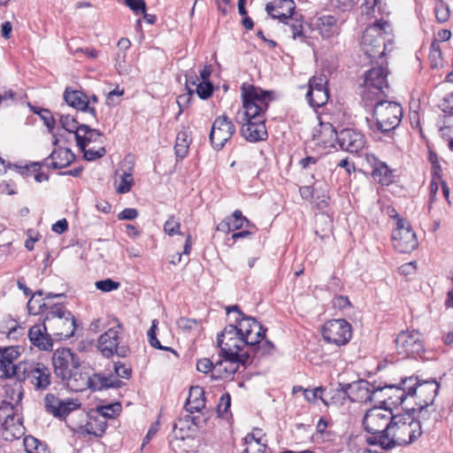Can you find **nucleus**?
<instances>
[{"label":"nucleus","instance_id":"obj_38","mask_svg":"<svg viewBox=\"0 0 453 453\" xmlns=\"http://www.w3.org/2000/svg\"><path fill=\"white\" fill-rule=\"evenodd\" d=\"M24 447L27 453H50L47 446L34 436L24 438Z\"/></svg>","mask_w":453,"mask_h":453},{"label":"nucleus","instance_id":"obj_19","mask_svg":"<svg viewBox=\"0 0 453 453\" xmlns=\"http://www.w3.org/2000/svg\"><path fill=\"white\" fill-rule=\"evenodd\" d=\"M209 417L201 418L199 415L187 413L175 422L173 429V437L186 439L193 442L197 429L203 427Z\"/></svg>","mask_w":453,"mask_h":453},{"label":"nucleus","instance_id":"obj_4","mask_svg":"<svg viewBox=\"0 0 453 453\" xmlns=\"http://www.w3.org/2000/svg\"><path fill=\"white\" fill-rule=\"evenodd\" d=\"M365 106L372 108L370 127L382 134H390L399 126L403 118L402 106L395 102L386 100L385 97L374 100V103Z\"/></svg>","mask_w":453,"mask_h":453},{"label":"nucleus","instance_id":"obj_14","mask_svg":"<svg viewBox=\"0 0 453 453\" xmlns=\"http://www.w3.org/2000/svg\"><path fill=\"white\" fill-rule=\"evenodd\" d=\"M383 389L381 386L360 380L346 385L343 392L351 402L367 403L378 400Z\"/></svg>","mask_w":453,"mask_h":453},{"label":"nucleus","instance_id":"obj_20","mask_svg":"<svg viewBox=\"0 0 453 453\" xmlns=\"http://www.w3.org/2000/svg\"><path fill=\"white\" fill-rule=\"evenodd\" d=\"M44 405L46 411L54 417L65 418L73 411L78 410L81 407V403L78 399L66 398L62 400L53 394H48L44 398Z\"/></svg>","mask_w":453,"mask_h":453},{"label":"nucleus","instance_id":"obj_12","mask_svg":"<svg viewBox=\"0 0 453 453\" xmlns=\"http://www.w3.org/2000/svg\"><path fill=\"white\" fill-rule=\"evenodd\" d=\"M394 415L389 409L373 407L366 411L363 418L365 429L371 434L369 437H377L388 434Z\"/></svg>","mask_w":453,"mask_h":453},{"label":"nucleus","instance_id":"obj_52","mask_svg":"<svg viewBox=\"0 0 453 453\" xmlns=\"http://www.w3.org/2000/svg\"><path fill=\"white\" fill-rule=\"evenodd\" d=\"M35 112L41 117L49 132L52 133L56 124V114L53 115L51 111L47 109H41L39 111Z\"/></svg>","mask_w":453,"mask_h":453},{"label":"nucleus","instance_id":"obj_31","mask_svg":"<svg viewBox=\"0 0 453 453\" xmlns=\"http://www.w3.org/2000/svg\"><path fill=\"white\" fill-rule=\"evenodd\" d=\"M317 144L325 148H333L338 142L339 132L331 123L321 122L312 134Z\"/></svg>","mask_w":453,"mask_h":453},{"label":"nucleus","instance_id":"obj_51","mask_svg":"<svg viewBox=\"0 0 453 453\" xmlns=\"http://www.w3.org/2000/svg\"><path fill=\"white\" fill-rule=\"evenodd\" d=\"M180 223L174 216L169 217L164 225L165 233L170 236L180 234Z\"/></svg>","mask_w":453,"mask_h":453},{"label":"nucleus","instance_id":"obj_23","mask_svg":"<svg viewBox=\"0 0 453 453\" xmlns=\"http://www.w3.org/2000/svg\"><path fill=\"white\" fill-rule=\"evenodd\" d=\"M338 145L342 150L358 153L365 148V135L354 128H344L339 132Z\"/></svg>","mask_w":453,"mask_h":453},{"label":"nucleus","instance_id":"obj_13","mask_svg":"<svg viewBox=\"0 0 453 453\" xmlns=\"http://www.w3.org/2000/svg\"><path fill=\"white\" fill-rule=\"evenodd\" d=\"M51 361L56 377L62 381L81 365L79 356L67 348L56 349Z\"/></svg>","mask_w":453,"mask_h":453},{"label":"nucleus","instance_id":"obj_28","mask_svg":"<svg viewBox=\"0 0 453 453\" xmlns=\"http://www.w3.org/2000/svg\"><path fill=\"white\" fill-rule=\"evenodd\" d=\"M64 100L69 106L83 112H88L92 119L96 120V109L94 106L89 105L88 97L82 91L73 90L67 88L64 92Z\"/></svg>","mask_w":453,"mask_h":453},{"label":"nucleus","instance_id":"obj_40","mask_svg":"<svg viewBox=\"0 0 453 453\" xmlns=\"http://www.w3.org/2000/svg\"><path fill=\"white\" fill-rule=\"evenodd\" d=\"M158 321L157 319H153L151 323V326L147 332L148 341L151 347L157 349H163L173 352L175 356H178L177 352L170 348V347H165L161 345L160 342L157 338L156 335V330L157 328Z\"/></svg>","mask_w":453,"mask_h":453},{"label":"nucleus","instance_id":"obj_64","mask_svg":"<svg viewBox=\"0 0 453 453\" xmlns=\"http://www.w3.org/2000/svg\"><path fill=\"white\" fill-rule=\"evenodd\" d=\"M196 369L203 373H207L211 370L214 372V364L209 358H202L197 361Z\"/></svg>","mask_w":453,"mask_h":453},{"label":"nucleus","instance_id":"obj_1","mask_svg":"<svg viewBox=\"0 0 453 453\" xmlns=\"http://www.w3.org/2000/svg\"><path fill=\"white\" fill-rule=\"evenodd\" d=\"M242 98L244 111L241 117L238 112L235 119L237 122H245L241 130L242 136L250 142L266 140L268 133L265 113L273 100L272 95L260 88L243 84Z\"/></svg>","mask_w":453,"mask_h":453},{"label":"nucleus","instance_id":"obj_10","mask_svg":"<svg viewBox=\"0 0 453 453\" xmlns=\"http://www.w3.org/2000/svg\"><path fill=\"white\" fill-rule=\"evenodd\" d=\"M0 436L7 441L20 439L25 434L22 418L15 412L12 403L3 401L0 406Z\"/></svg>","mask_w":453,"mask_h":453},{"label":"nucleus","instance_id":"obj_9","mask_svg":"<svg viewBox=\"0 0 453 453\" xmlns=\"http://www.w3.org/2000/svg\"><path fill=\"white\" fill-rule=\"evenodd\" d=\"M18 380L29 383L36 391H43L51 384V373L42 363L22 361L18 366Z\"/></svg>","mask_w":453,"mask_h":453},{"label":"nucleus","instance_id":"obj_47","mask_svg":"<svg viewBox=\"0 0 453 453\" xmlns=\"http://www.w3.org/2000/svg\"><path fill=\"white\" fill-rule=\"evenodd\" d=\"M289 20H292L291 24H289V23L288 24V25H289V30L292 35H291L292 39H294V40L299 39L301 42H304L305 35L303 34L302 21L296 18H294V19L292 18Z\"/></svg>","mask_w":453,"mask_h":453},{"label":"nucleus","instance_id":"obj_60","mask_svg":"<svg viewBox=\"0 0 453 453\" xmlns=\"http://www.w3.org/2000/svg\"><path fill=\"white\" fill-rule=\"evenodd\" d=\"M186 88L188 90V94L192 95L194 93V89L191 87H196L199 82V78L196 73L194 70H189L186 75Z\"/></svg>","mask_w":453,"mask_h":453},{"label":"nucleus","instance_id":"obj_15","mask_svg":"<svg viewBox=\"0 0 453 453\" xmlns=\"http://www.w3.org/2000/svg\"><path fill=\"white\" fill-rule=\"evenodd\" d=\"M235 133L232 119L223 114L212 122L209 139L213 149L220 150Z\"/></svg>","mask_w":453,"mask_h":453},{"label":"nucleus","instance_id":"obj_59","mask_svg":"<svg viewBox=\"0 0 453 453\" xmlns=\"http://www.w3.org/2000/svg\"><path fill=\"white\" fill-rule=\"evenodd\" d=\"M47 308L48 307L44 302L39 301L37 299L30 298L27 303V309L31 314H38L42 312L44 309L47 310Z\"/></svg>","mask_w":453,"mask_h":453},{"label":"nucleus","instance_id":"obj_55","mask_svg":"<svg viewBox=\"0 0 453 453\" xmlns=\"http://www.w3.org/2000/svg\"><path fill=\"white\" fill-rule=\"evenodd\" d=\"M231 224L233 226V230H238L246 225L247 226H250V222L248 220L247 218H245L242 211L239 210H236L233 212L232 219H231Z\"/></svg>","mask_w":453,"mask_h":453},{"label":"nucleus","instance_id":"obj_39","mask_svg":"<svg viewBox=\"0 0 453 453\" xmlns=\"http://www.w3.org/2000/svg\"><path fill=\"white\" fill-rule=\"evenodd\" d=\"M58 118V121L61 127L69 133H73L76 137V134L80 129V126L76 119L70 114L56 113Z\"/></svg>","mask_w":453,"mask_h":453},{"label":"nucleus","instance_id":"obj_33","mask_svg":"<svg viewBox=\"0 0 453 453\" xmlns=\"http://www.w3.org/2000/svg\"><path fill=\"white\" fill-rule=\"evenodd\" d=\"M313 26L323 39L337 36L341 32V24L333 15H324L317 18Z\"/></svg>","mask_w":453,"mask_h":453},{"label":"nucleus","instance_id":"obj_36","mask_svg":"<svg viewBox=\"0 0 453 453\" xmlns=\"http://www.w3.org/2000/svg\"><path fill=\"white\" fill-rule=\"evenodd\" d=\"M244 449L242 453H264L265 449V444L262 442V439L257 437L256 434H248L242 439Z\"/></svg>","mask_w":453,"mask_h":453},{"label":"nucleus","instance_id":"obj_22","mask_svg":"<svg viewBox=\"0 0 453 453\" xmlns=\"http://www.w3.org/2000/svg\"><path fill=\"white\" fill-rule=\"evenodd\" d=\"M396 348L400 354L406 356L418 355L424 350V344L418 332H402L395 339Z\"/></svg>","mask_w":453,"mask_h":453},{"label":"nucleus","instance_id":"obj_46","mask_svg":"<svg viewBox=\"0 0 453 453\" xmlns=\"http://www.w3.org/2000/svg\"><path fill=\"white\" fill-rule=\"evenodd\" d=\"M327 83L326 76L320 74L319 76H313L309 81V89L306 93V96H311L312 91L315 90H327L326 85Z\"/></svg>","mask_w":453,"mask_h":453},{"label":"nucleus","instance_id":"obj_43","mask_svg":"<svg viewBox=\"0 0 453 453\" xmlns=\"http://www.w3.org/2000/svg\"><path fill=\"white\" fill-rule=\"evenodd\" d=\"M254 355H269L273 352L274 345L272 342L265 340V337L259 338L255 345L250 346Z\"/></svg>","mask_w":453,"mask_h":453},{"label":"nucleus","instance_id":"obj_24","mask_svg":"<svg viewBox=\"0 0 453 453\" xmlns=\"http://www.w3.org/2000/svg\"><path fill=\"white\" fill-rule=\"evenodd\" d=\"M296 4L293 0H273L265 5L267 14L280 22L288 24L295 14Z\"/></svg>","mask_w":453,"mask_h":453},{"label":"nucleus","instance_id":"obj_62","mask_svg":"<svg viewBox=\"0 0 453 453\" xmlns=\"http://www.w3.org/2000/svg\"><path fill=\"white\" fill-rule=\"evenodd\" d=\"M231 405V398L228 394H225L220 397L219 403L217 405V411L219 416L223 415L227 411Z\"/></svg>","mask_w":453,"mask_h":453},{"label":"nucleus","instance_id":"obj_53","mask_svg":"<svg viewBox=\"0 0 453 453\" xmlns=\"http://www.w3.org/2000/svg\"><path fill=\"white\" fill-rule=\"evenodd\" d=\"M134 184V179L132 173H124L121 176L120 182L117 187V192L119 194H126L130 191Z\"/></svg>","mask_w":453,"mask_h":453},{"label":"nucleus","instance_id":"obj_7","mask_svg":"<svg viewBox=\"0 0 453 453\" xmlns=\"http://www.w3.org/2000/svg\"><path fill=\"white\" fill-rule=\"evenodd\" d=\"M404 385L409 390L411 405L418 406L421 410L434 403L440 389V384L435 380L420 381L415 376L406 377Z\"/></svg>","mask_w":453,"mask_h":453},{"label":"nucleus","instance_id":"obj_49","mask_svg":"<svg viewBox=\"0 0 453 453\" xmlns=\"http://www.w3.org/2000/svg\"><path fill=\"white\" fill-rule=\"evenodd\" d=\"M171 447L175 453H188L192 449V444L186 439L173 437Z\"/></svg>","mask_w":453,"mask_h":453},{"label":"nucleus","instance_id":"obj_2","mask_svg":"<svg viewBox=\"0 0 453 453\" xmlns=\"http://www.w3.org/2000/svg\"><path fill=\"white\" fill-rule=\"evenodd\" d=\"M422 434L421 421L415 420L410 413L394 415L388 434L377 437H366L369 445H378L388 450L396 446L409 445Z\"/></svg>","mask_w":453,"mask_h":453},{"label":"nucleus","instance_id":"obj_6","mask_svg":"<svg viewBox=\"0 0 453 453\" xmlns=\"http://www.w3.org/2000/svg\"><path fill=\"white\" fill-rule=\"evenodd\" d=\"M388 69L382 65L372 67L364 73L360 91L364 104H371L374 100L386 96L385 89L388 88Z\"/></svg>","mask_w":453,"mask_h":453},{"label":"nucleus","instance_id":"obj_17","mask_svg":"<svg viewBox=\"0 0 453 453\" xmlns=\"http://www.w3.org/2000/svg\"><path fill=\"white\" fill-rule=\"evenodd\" d=\"M351 335V326L345 319H333L327 321L322 327V336L324 340L337 346L347 344Z\"/></svg>","mask_w":453,"mask_h":453},{"label":"nucleus","instance_id":"obj_56","mask_svg":"<svg viewBox=\"0 0 453 453\" xmlns=\"http://www.w3.org/2000/svg\"><path fill=\"white\" fill-rule=\"evenodd\" d=\"M198 96L202 99L210 97L213 91V87L210 81H200L195 88V90Z\"/></svg>","mask_w":453,"mask_h":453},{"label":"nucleus","instance_id":"obj_29","mask_svg":"<svg viewBox=\"0 0 453 453\" xmlns=\"http://www.w3.org/2000/svg\"><path fill=\"white\" fill-rule=\"evenodd\" d=\"M28 337L31 343L41 350L50 351L53 348L52 336L42 324H35L29 328Z\"/></svg>","mask_w":453,"mask_h":453},{"label":"nucleus","instance_id":"obj_32","mask_svg":"<svg viewBox=\"0 0 453 453\" xmlns=\"http://www.w3.org/2000/svg\"><path fill=\"white\" fill-rule=\"evenodd\" d=\"M204 409L205 398L203 389L199 386L191 387L189 395L185 403L186 411L192 415L197 412L201 418L209 417L207 413L203 411Z\"/></svg>","mask_w":453,"mask_h":453},{"label":"nucleus","instance_id":"obj_44","mask_svg":"<svg viewBox=\"0 0 453 453\" xmlns=\"http://www.w3.org/2000/svg\"><path fill=\"white\" fill-rule=\"evenodd\" d=\"M329 95L327 90L312 91L311 96H306L310 105L313 108L325 105L328 100Z\"/></svg>","mask_w":453,"mask_h":453},{"label":"nucleus","instance_id":"obj_25","mask_svg":"<svg viewBox=\"0 0 453 453\" xmlns=\"http://www.w3.org/2000/svg\"><path fill=\"white\" fill-rule=\"evenodd\" d=\"M220 356L222 360H219L214 364V372L220 379H226L234 375L239 368V365H245L249 360V354L237 357H228L227 355Z\"/></svg>","mask_w":453,"mask_h":453},{"label":"nucleus","instance_id":"obj_58","mask_svg":"<svg viewBox=\"0 0 453 453\" xmlns=\"http://www.w3.org/2000/svg\"><path fill=\"white\" fill-rule=\"evenodd\" d=\"M114 372L116 375L113 376L119 380V378L122 379H129L131 377L132 370L130 367H127L126 365L121 363H116L114 365ZM112 375V373H111Z\"/></svg>","mask_w":453,"mask_h":453},{"label":"nucleus","instance_id":"obj_30","mask_svg":"<svg viewBox=\"0 0 453 453\" xmlns=\"http://www.w3.org/2000/svg\"><path fill=\"white\" fill-rule=\"evenodd\" d=\"M74 159L75 156L70 149L58 147L44 159L43 164L49 168L62 169L70 165Z\"/></svg>","mask_w":453,"mask_h":453},{"label":"nucleus","instance_id":"obj_26","mask_svg":"<svg viewBox=\"0 0 453 453\" xmlns=\"http://www.w3.org/2000/svg\"><path fill=\"white\" fill-rule=\"evenodd\" d=\"M20 353L17 347H8L0 350V378L8 379L16 377L18 379V365L14 362L19 358Z\"/></svg>","mask_w":453,"mask_h":453},{"label":"nucleus","instance_id":"obj_57","mask_svg":"<svg viewBox=\"0 0 453 453\" xmlns=\"http://www.w3.org/2000/svg\"><path fill=\"white\" fill-rule=\"evenodd\" d=\"M95 285L97 289L103 292H111L112 290L118 289L120 286V283L111 279H105L102 280H97L95 283Z\"/></svg>","mask_w":453,"mask_h":453},{"label":"nucleus","instance_id":"obj_8","mask_svg":"<svg viewBox=\"0 0 453 453\" xmlns=\"http://www.w3.org/2000/svg\"><path fill=\"white\" fill-rule=\"evenodd\" d=\"M390 27L388 21L380 19L366 27L363 34L361 47L369 58H381L385 55L386 43L384 35Z\"/></svg>","mask_w":453,"mask_h":453},{"label":"nucleus","instance_id":"obj_11","mask_svg":"<svg viewBox=\"0 0 453 453\" xmlns=\"http://www.w3.org/2000/svg\"><path fill=\"white\" fill-rule=\"evenodd\" d=\"M123 326L117 320V325L104 332L98 340V348L104 357H110L116 354L119 357H126L129 353L127 344L121 343Z\"/></svg>","mask_w":453,"mask_h":453},{"label":"nucleus","instance_id":"obj_21","mask_svg":"<svg viewBox=\"0 0 453 453\" xmlns=\"http://www.w3.org/2000/svg\"><path fill=\"white\" fill-rule=\"evenodd\" d=\"M234 327L249 347L255 345L259 341V338L265 336L266 329L251 317L242 318L238 324L234 325Z\"/></svg>","mask_w":453,"mask_h":453},{"label":"nucleus","instance_id":"obj_34","mask_svg":"<svg viewBox=\"0 0 453 453\" xmlns=\"http://www.w3.org/2000/svg\"><path fill=\"white\" fill-rule=\"evenodd\" d=\"M76 143L81 150H84L90 142L103 144L104 134L97 129L89 127L86 124H81L76 134Z\"/></svg>","mask_w":453,"mask_h":453},{"label":"nucleus","instance_id":"obj_50","mask_svg":"<svg viewBox=\"0 0 453 453\" xmlns=\"http://www.w3.org/2000/svg\"><path fill=\"white\" fill-rule=\"evenodd\" d=\"M407 413L411 414L415 418V420L421 421V426L426 423V421L429 418L431 412L427 410V408L420 409L418 406H410V409L406 411Z\"/></svg>","mask_w":453,"mask_h":453},{"label":"nucleus","instance_id":"obj_5","mask_svg":"<svg viewBox=\"0 0 453 453\" xmlns=\"http://www.w3.org/2000/svg\"><path fill=\"white\" fill-rule=\"evenodd\" d=\"M43 325L57 340L72 337L76 330L74 316L63 304L56 303L47 308Z\"/></svg>","mask_w":453,"mask_h":453},{"label":"nucleus","instance_id":"obj_48","mask_svg":"<svg viewBox=\"0 0 453 453\" xmlns=\"http://www.w3.org/2000/svg\"><path fill=\"white\" fill-rule=\"evenodd\" d=\"M435 17L438 22L444 23L449 18V8L443 1H439L434 6Z\"/></svg>","mask_w":453,"mask_h":453},{"label":"nucleus","instance_id":"obj_35","mask_svg":"<svg viewBox=\"0 0 453 453\" xmlns=\"http://www.w3.org/2000/svg\"><path fill=\"white\" fill-rule=\"evenodd\" d=\"M372 175L374 180L385 186L391 184L395 178L393 171L384 162H380L378 166L372 171Z\"/></svg>","mask_w":453,"mask_h":453},{"label":"nucleus","instance_id":"obj_45","mask_svg":"<svg viewBox=\"0 0 453 453\" xmlns=\"http://www.w3.org/2000/svg\"><path fill=\"white\" fill-rule=\"evenodd\" d=\"M97 412L99 416L102 418V419L106 420V418H113L121 411V405L119 403L101 406L97 408Z\"/></svg>","mask_w":453,"mask_h":453},{"label":"nucleus","instance_id":"obj_42","mask_svg":"<svg viewBox=\"0 0 453 453\" xmlns=\"http://www.w3.org/2000/svg\"><path fill=\"white\" fill-rule=\"evenodd\" d=\"M189 142L188 141V134L186 131L178 133L176 143L174 146L175 154L178 157L183 158L188 153Z\"/></svg>","mask_w":453,"mask_h":453},{"label":"nucleus","instance_id":"obj_54","mask_svg":"<svg viewBox=\"0 0 453 453\" xmlns=\"http://www.w3.org/2000/svg\"><path fill=\"white\" fill-rule=\"evenodd\" d=\"M83 152V157L86 160L92 161L96 158L104 157L106 153L104 147L100 146L97 149L84 147V150H81Z\"/></svg>","mask_w":453,"mask_h":453},{"label":"nucleus","instance_id":"obj_27","mask_svg":"<svg viewBox=\"0 0 453 453\" xmlns=\"http://www.w3.org/2000/svg\"><path fill=\"white\" fill-rule=\"evenodd\" d=\"M405 378L401 380L399 386L386 385L381 387L383 389L384 396H387V401L389 404L397 406L403 405L405 411L410 409L411 400L409 399V390L405 388Z\"/></svg>","mask_w":453,"mask_h":453},{"label":"nucleus","instance_id":"obj_18","mask_svg":"<svg viewBox=\"0 0 453 453\" xmlns=\"http://www.w3.org/2000/svg\"><path fill=\"white\" fill-rule=\"evenodd\" d=\"M218 346L220 349V354L227 355L228 357H237L243 355L240 351L247 344L241 334H238L234 325H228L218 336Z\"/></svg>","mask_w":453,"mask_h":453},{"label":"nucleus","instance_id":"obj_61","mask_svg":"<svg viewBox=\"0 0 453 453\" xmlns=\"http://www.w3.org/2000/svg\"><path fill=\"white\" fill-rule=\"evenodd\" d=\"M125 4L136 14L144 13L146 12L144 0H125Z\"/></svg>","mask_w":453,"mask_h":453},{"label":"nucleus","instance_id":"obj_3","mask_svg":"<svg viewBox=\"0 0 453 453\" xmlns=\"http://www.w3.org/2000/svg\"><path fill=\"white\" fill-rule=\"evenodd\" d=\"M63 382L72 391L81 392L87 388L94 391H100L107 388H119L124 383L117 380L113 375L104 373H94L89 375L86 368L81 365L78 369L73 370L72 374L64 380Z\"/></svg>","mask_w":453,"mask_h":453},{"label":"nucleus","instance_id":"obj_37","mask_svg":"<svg viewBox=\"0 0 453 453\" xmlns=\"http://www.w3.org/2000/svg\"><path fill=\"white\" fill-rule=\"evenodd\" d=\"M106 426L107 422L106 420L102 419V418H90V420L85 425L84 432L88 434H93L96 437H100L105 432Z\"/></svg>","mask_w":453,"mask_h":453},{"label":"nucleus","instance_id":"obj_63","mask_svg":"<svg viewBox=\"0 0 453 453\" xmlns=\"http://www.w3.org/2000/svg\"><path fill=\"white\" fill-rule=\"evenodd\" d=\"M324 391L322 387H318L313 389L303 390V396L308 402H315L318 398L321 399L320 394Z\"/></svg>","mask_w":453,"mask_h":453},{"label":"nucleus","instance_id":"obj_16","mask_svg":"<svg viewBox=\"0 0 453 453\" xmlns=\"http://www.w3.org/2000/svg\"><path fill=\"white\" fill-rule=\"evenodd\" d=\"M392 241L395 249L401 253H409L418 245L416 234L404 219L396 220V227L392 233Z\"/></svg>","mask_w":453,"mask_h":453},{"label":"nucleus","instance_id":"obj_41","mask_svg":"<svg viewBox=\"0 0 453 453\" xmlns=\"http://www.w3.org/2000/svg\"><path fill=\"white\" fill-rule=\"evenodd\" d=\"M41 165H42L41 163L35 162V163H32L30 165H26L24 167H18V166H15V167L19 169V172L22 175H27H27H29L30 172L35 173V180L37 182H42V181L48 180L49 177H48L47 174L39 172L40 169H41Z\"/></svg>","mask_w":453,"mask_h":453}]
</instances>
